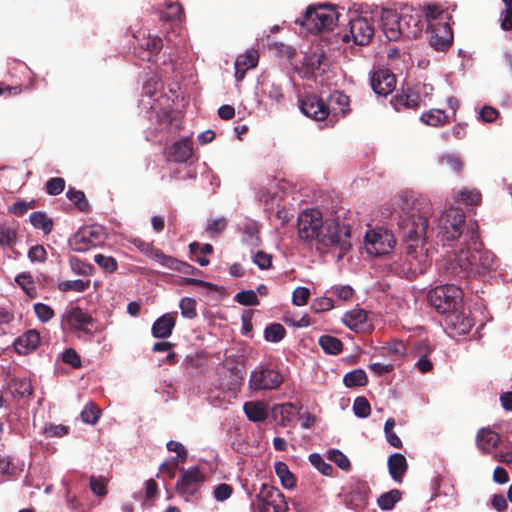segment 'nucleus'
Listing matches in <instances>:
<instances>
[{
  "instance_id": "1",
  "label": "nucleus",
  "mask_w": 512,
  "mask_h": 512,
  "mask_svg": "<svg viewBox=\"0 0 512 512\" xmlns=\"http://www.w3.org/2000/svg\"><path fill=\"white\" fill-rule=\"evenodd\" d=\"M345 212H336L335 217L323 221L316 209H306L298 216V236L302 241H316L318 245L338 248L337 259H342L351 249L350 224L344 219Z\"/></svg>"
},
{
  "instance_id": "2",
  "label": "nucleus",
  "mask_w": 512,
  "mask_h": 512,
  "mask_svg": "<svg viewBox=\"0 0 512 512\" xmlns=\"http://www.w3.org/2000/svg\"><path fill=\"white\" fill-rule=\"evenodd\" d=\"M473 249L470 247L454 250L449 255L445 270L457 278H466L472 275H485L493 269L494 255L484 250L474 241V235H471Z\"/></svg>"
},
{
  "instance_id": "3",
  "label": "nucleus",
  "mask_w": 512,
  "mask_h": 512,
  "mask_svg": "<svg viewBox=\"0 0 512 512\" xmlns=\"http://www.w3.org/2000/svg\"><path fill=\"white\" fill-rule=\"evenodd\" d=\"M479 196L480 194H460V199L457 200V207L450 206L443 211L438 219L437 230L438 237L444 246L450 245L451 242L460 238L463 234L465 215L459 205L468 201L477 204L480 200Z\"/></svg>"
},
{
  "instance_id": "4",
  "label": "nucleus",
  "mask_w": 512,
  "mask_h": 512,
  "mask_svg": "<svg viewBox=\"0 0 512 512\" xmlns=\"http://www.w3.org/2000/svg\"><path fill=\"white\" fill-rule=\"evenodd\" d=\"M338 20V13L331 5L308 7L301 24L311 33L330 31Z\"/></svg>"
},
{
  "instance_id": "5",
  "label": "nucleus",
  "mask_w": 512,
  "mask_h": 512,
  "mask_svg": "<svg viewBox=\"0 0 512 512\" xmlns=\"http://www.w3.org/2000/svg\"><path fill=\"white\" fill-rule=\"evenodd\" d=\"M428 301L438 313L447 314L453 309L461 308L463 292L455 285H442L435 287L428 293Z\"/></svg>"
},
{
  "instance_id": "6",
  "label": "nucleus",
  "mask_w": 512,
  "mask_h": 512,
  "mask_svg": "<svg viewBox=\"0 0 512 512\" xmlns=\"http://www.w3.org/2000/svg\"><path fill=\"white\" fill-rule=\"evenodd\" d=\"M424 14L429 27L431 28L430 44L436 50H444L451 45L453 34L448 23L443 22L437 25L432 21L442 18L443 10L436 5H428L424 9Z\"/></svg>"
},
{
  "instance_id": "7",
  "label": "nucleus",
  "mask_w": 512,
  "mask_h": 512,
  "mask_svg": "<svg viewBox=\"0 0 512 512\" xmlns=\"http://www.w3.org/2000/svg\"><path fill=\"white\" fill-rule=\"evenodd\" d=\"M107 234L101 225H88L81 227L70 239L69 245L72 250L86 252L94 247L102 245Z\"/></svg>"
},
{
  "instance_id": "8",
  "label": "nucleus",
  "mask_w": 512,
  "mask_h": 512,
  "mask_svg": "<svg viewBox=\"0 0 512 512\" xmlns=\"http://www.w3.org/2000/svg\"><path fill=\"white\" fill-rule=\"evenodd\" d=\"M406 262L409 265L407 276L412 278L423 273L431 263L430 249L427 241L404 242Z\"/></svg>"
},
{
  "instance_id": "9",
  "label": "nucleus",
  "mask_w": 512,
  "mask_h": 512,
  "mask_svg": "<svg viewBox=\"0 0 512 512\" xmlns=\"http://www.w3.org/2000/svg\"><path fill=\"white\" fill-rule=\"evenodd\" d=\"M205 479V473L198 467L183 469L176 482V492L186 501L197 500Z\"/></svg>"
},
{
  "instance_id": "10",
  "label": "nucleus",
  "mask_w": 512,
  "mask_h": 512,
  "mask_svg": "<svg viewBox=\"0 0 512 512\" xmlns=\"http://www.w3.org/2000/svg\"><path fill=\"white\" fill-rule=\"evenodd\" d=\"M256 512H287V503L283 493L276 487L263 484L256 495Z\"/></svg>"
},
{
  "instance_id": "11",
  "label": "nucleus",
  "mask_w": 512,
  "mask_h": 512,
  "mask_svg": "<svg viewBox=\"0 0 512 512\" xmlns=\"http://www.w3.org/2000/svg\"><path fill=\"white\" fill-rule=\"evenodd\" d=\"M396 244L394 235L383 228L369 230L365 234L364 245L370 256L379 257L390 253Z\"/></svg>"
},
{
  "instance_id": "12",
  "label": "nucleus",
  "mask_w": 512,
  "mask_h": 512,
  "mask_svg": "<svg viewBox=\"0 0 512 512\" xmlns=\"http://www.w3.org/2000/svg\"><path fill=\"white\" fill-rule=\"evenodd\" d=\"M283 382L282 375L271 368L258 366L250 375L249 387L252 390H273L277 389Z\"/></svg>"
},
{
  "instance_id": "13",
  "label": "nucleus",
  "mask_w": 512,
  "mask_h": 512,
  "mask_svg": "<svg viewBox=\"0 0 512 512\" xmlns=\"http://www.w3.org/2000/svg\"><path fill=\"white\" fill-rule=\"evenodd\" d=\"M427 227L428 221L421 215L413 214L403 218L400 223V229L404 242L414 241L415 245H417L419 241H426Z\"/></svg>"
},
{
  "instance_id": "14",
  "label": "nucleus",
  "mask_w": 512,
  "mask_h": 512,
  "mask_svg": "<svg viewBox=\"0 0 512 512\" xmlns=\"http://www.w3.org/2000/svg\"><path fill=\"white\" fill-rule=\"evenodd\" d=\"M374 36V28L370 21L364 17L352 19L349 23V34L342 38L343 42H353L356 45H367Z\"/></svg>"
},
{
  "instance_id": "15",
  "label": "nucleus",
  "mask_w": 512,
  "mask_h": 512,
  "mask_svg": "<svg viewBox=\"0 0 512 512\" xmlns=\"http://www.w3.org/2000/svg\"><path fill=\"white\" fill-rule=\"evenodd\" d=\"M474 325L470 314L463 308L453 309L445 314V326L451 336L466 335Z\"/></svg>"
},
{
  "instance_id": "16",
  "label": "nucleus",
  "mask_w": 512,
  "mask_h": 512,
  "mask_svg": "<svg viewBox=\"0 0 512 512\" xmlns=\"http://www.w3.org/2000/svg\"><path fill=\"white\" fill-rule=\"evenodd\" d=\"M381 28L389 41H397L403 35L402 11L398 13L392 9H382L380 13Z\"/></svg>"
},
{
  "instance_id": "17",
  "label": "nucleus",
  "mask_w": 512,
  "mask_h": 512,
  "mask_svg": "<svg viewBox=\"0 0 512 512\" xmlns=\"http://www.w3.org/2000/svg\"><path fill=\"white\" fill-rule=\"evenodd\" d=\"M301 111L316 121H322L329 115L328 103L326 104L317 95H306L300 101Z\"/></svg>"
},
{
  "instance_id": "18",
  "label": "nucleus",
  "mask_w": 512,
  "mask_h": 512,
  "mask_svg": "<svg viewBox=\"0 0 512 512\" xmlns=\"http://www.w3.org/2000/svg\"><path fill=\"white\" fill-rule=\"evenodd\" d=\"M403 35L405 38L412 39L421 34L424 23L421 20L420 13L413 8L405 7L402 9Z\"/></svg>"
},
{
  "instance_id": "19",
  "label": "nucleus",
  "mask_w": 512,
  "mask_h": 512,
  "mask_svg": "<svg viewBox=\"0 0 512 512\" xmlns=\"http://www.w3.org/2000/svg\"><path fill=\"white\" fill-rule=\"evenodd\" d=\"M150 253V256L156 259L162 266L173 269L183 274H196L197 269L185 262L179 261L173 257L164 255L160 250L154 249L152 246L147 245L145 250Z\"/></svg>"
},
{
  "instance_id": "20",
  "label": "nucleus",
  "mask_w": 512,
  "mask_h": 512,
  "mask_svg": "<svg viewBox=\"0 0 512 512\" xmlns=\"http://www.w3.org/2000/svg\"><path fill=\"white\" fill-rule=\"evenodd\" d=\"M370 84L376 94L386 96L394 90L396 79L387 70H378L371 76Z\"/></svg>"
},
{
  "instance_id": "21",
  "label": "nucleus",
  "mask_w": 512,
  "mask_h": 512,
  "mask_svg": "<svg viewBox=\"0 0 512 512\" xmlns=\"http://www.w3.org/2000/svg\"><path fill=\"white\" fill-rule=\"evenodd\" d=\"M40 344V334L37 330L30 329L17 337L13 343L15 351L19 355H27L33 352Z\"/></svg>"
},
{
  "instance_id": "22",
  "label": "nucleus",
  "mask_w": 512,
  "mask_h": 512,
  "mask_svg": "<svg viewBox=\"0 0 512 512\" xmlns=\"http://www.w3.org/2000/svg\"><path fill=\"white\" fill-rule=\"evenodd\" d=\"M193 154L192 141L190 137H184L176 141L168 152L169 159L178 162H187Z\"/></svg>"
},
{
  "instance_id": "23",
  "label": "nucleus",
  "mask_w": 512,
  "mask_h": 512,
  "mask_svg": "<svg viewBox=\"0 0 512 512\" xmlns=\"http://www.w3.org/2000/svg\"><path fill=\"white\" fill-rule=\"evenodd\" d=\"M176 314L166 313L159 317L152 325V335L155 338H168L175 327Z\"/></svg>"
},
{
  "instance_id": "24",
  "label": "nucleus",
  "mask_w": 512,
  "mask_h": 512,
  "mask_svg": "<svg viewBox=\"0 0 512 512\" xmlns=\"http://www.w3.org/2000/svg\"><path fill=\"white\" fill-rule=\"evenodd\" d=\"M63 318L72 329L76 330H86L87 326L92 323V318L79 307L68 310Z\"/></svg>"
},
{
  "instance_id": "25",
  "label": "nucleus",
  "mask_w": 512,
  "mask_h": 512,
  "mask_svg": "<svg viewBox=\"0 0 512 512\" xmlns=\"http://www.w3.org/2000/svg\"><path fill=\"white\" fill-rule=\"evenodd\" d=\"M500 442L499 435L489 428H482L476 436L477 447L486 454L494 451Z\"/></svg>"
},
{
  "instance_id": "26",
  "label": "nucleus",
  "mask_w": 512,
  "mask_h": 512,
  "mask_svg": "<svg viewBox=\"0 0 512 512\" xmlns=\"http://www.w3.org/2000/svg\"><path fill=\"white\" fill-rule=\"evenodd\" d=\"M387 465L391 478L395 482L401 483L408 468L405 456L400 453H394L388 458Z\"/></svg>"
},
{
  "instance_id": "27",
  "label": "nucleus",
  "mask_w": 512,
  "mask_h": 512,
  "mask_svg": "<svg viewBox=\"0 0 512 512\" xmlns=\"http://www.w3.org/2000/svg\"><path fill=\"white\" fill-rule=\"evenodd\" d=\"M243 410L247 418L253 422H262L268 417V408L263 401L245 402Z\"/></svg>"
},
{
  "instance_id": "28",
  "label": "nucleus",
  "mask_w": 512,
  "mask_h": 512,
  "mask_svg": "<svg viewBox=\"0 0 512 512\" xmlns=\"http://www.w3.org/2000/svg\"><path fill=\"white\" fill-rule=\"evenodd\" d=\"M349 98L342 92L335 91L328 98L329 114L345 115L348 112Z\"/></svg>"
},
{
  "instance_id": "29",
  "label": "nucleus",
  "mask_w": 512,
  "mask_h": 512,
  "mask_svg": "<svg viewBox=\"0 0 512 512\" xmlns=\"http://www.w3.org/2000/svg\"><path fill=\"white\" fill-rule=\"evenodd\" d=\"M325 61V56L323 52H312L310 54H305L303 58V66L305 68V76L312 77L315 75L317 71L324 70L322 69L323 63Z\"/></svg>"
},
{
  "instance_id": "30",
  "label": "nucleus",
  "mask_w": 512,
  "mask_h": 512,
  "mask_svg": "<svg viewBox=\"0 0 512 512\" xmlns=\"http://www.w3.org/2000/svg\"><path fill=\"white\" fill-rule=\"evenodd\" d=\"M139 46L143 50L141 58L150 61L161 50L163 43L161 38L149 34L139 42Z\"/></svg>"
},
{
  "instance_id": "31",
  "label": "nucleus",
  "mask_w": 512,
  "mask_h": 512,
  "mask_svg": "<svg viewBox=\"0 0 512 512\" xmlns=\"http://www.w3.org/2000/svg\"><path fill=\"white\" fill-rule=\"evenodd\" d=\"M433 86L431 84H422L416 88V92L405 95V105L408 107L418 106L419 103L425 102L430 98L433 93Z\"/></svg>"
},
{
  "instance_id": "32",
  "label": "nucleus",
  "mask_w": 512,
  "mask_h": 512,
  "mask_svg": "<svg viewBox=\"0 0 512 512\" xmlns=\"http://www.w3.org/2000/svg\"><path fill=\"white\" fill-rule=\"evenodd\" d=\"M367 320V314L363 309H353L343 316V323L351 330L358 331Z\"/></svg>"
},
{
  "instance_id": "33",
  "label": "nucleus",
  "mask_w": 512,
  "mask_h": 512,
  "mask_svg": "<svg viewBox=\"0 0 512 512\" xmlns=\"http://www.w3.org/2000/svg\"><path fill=\"white\" fill-rule=\"evenodd\" d=\"M258 52L256 50H248L243 55H240L235 62V70H248L250 68L256 67L258 63Z\"/></svg>"
},
{
  "instance_id": "34",
  "label": "nucleus",
  "mask_w": 512,
  "mask_h": 512,
  "mask_svg": "<svg viewBox=\"0 0 512 512\" xmlns=\"http://www.w3.org/2000/svg\"><path fill=\"white\" fill-rule=\"evenodd\" d=\"M275 472L284 488L291 489L295 486L294 475L290 472L287 464L284 462H277L275 464Z\"/></svg>"
},
{
  "instance_id": "35",
  "label": "nucleus",
  "mask_w": 512,
  "mask_h": 512,
  "mask_svg": "<svg viewBox=\"0 0 512 512\" xmlns=\"http://www.w3.org/2000/svg\"><path fill=\"white\" fill-rule=\"evenodd\" d=\"M31 224L37 228L41 229L45 234L51 232L53 227V222L47 215L43 212H34L29 217Z\"/></svg>"
},
{
  "instance_id": "36",
  "label": "nucleus",
  "mask_w": 512,
  "mask_h": 512,
  "mask_svg": "<svg viewBox=\"0 0 512 512\" xmlns=\"http://www.w3.org/2000/svg\"><path fill=\"white\" fill-rule=\"evenodd\" d=\"M343 381L347 387L363 386L367 383V375L364 370L356 369L346 373Z\"/></svg>"
},
{
  "instance_id": "37",
  "label": "nucleus",
  "mask_w": 512,
  "mask_h": 512,
  "mask_svg": "<svg viewBox=\"0 0 512 512\" xmlns=\"http://www.w3.org/2000/svg\"><path fill=\"white\" fill-rule=\"evenodd\" d=\"M16 242V230L9 226H0V248H12Z\"/></svg>"
},
{
  "instance_id": "38",
  "label": "nucleus",
  "mask_w": 512,
  "mask_h": 512,
  "mask_svg": "<svg viewBox=\"0 0 512 512\" xmlns=\"http://www.w3.org/2000/svg\"><path fill=\"white\" fill-rule=\"evenodd\" d=\"M319 344L328 354H338L342 350V342L333 336H321L319 339Z\"/></svg>"
},
{
  "instance_id": "39",
  "label": "nucleus",
  "mask_w": 512,
  "mask_h": 512,
  "mask_svg": "<svg viewBox=\"0 0 512 512\" xmlns=\"http://www.w3.org/2000/svg\"><path fill=\"white\" fill-rule=\"evenodd\" d=\"M447 116L444 111L435 109L424 113L421 120L429 126H441L446 122Z\"/></svg>"
},
{
  "instance_id": "40",
  "label": "nucleus",
  "mask_w": 512,
  "mask_h": 512,
  "mask_svg": "<svg viewBox=\"0 0 512 512\" xmlns=\"http://www.w3.org/2000/svg\"><path fill=\"white\" fill-rule=\"evenodd\" d=\"M401 499V493L399 490H390L387 493L382 494L378 498V505L383 510H391L395 504Z\"/></svg>"
},
{
  "instance_id": "41",
  "label": "nucleus",
  "mask_w": 512,
  "mask_h": 512,
  "mask_svg": "<svg viewBox=\"0 0 512 512\" xmlns=\"http://www.w3.org/2000/svg\"><path fill=\"white\" fill-rule=\"evenodd\" d=\"M90 285V281H84L81 279L76 280H65L59 283L58 288L63 291H76V292H83L85 291Z\"/></svg>"
},
{
  "instance_id": "42",
  "label": "nucleus",
  "mask_w": 512,
  "mask_h": 512,
  "mask_svg": "<svg viewBox=\"0 0 512 512\" xmlns=\"http://www.w3.org/2000/svg\"><path fill=\"white\" fill-rule=\"evenodd\" d=\"M285 336V328L278 323L270 324L264 331L265 340L268 342H278Z\"/></svg>"
},
{
  "instance_id": "43",
  "label": "nucleus",
  "mask_w": 512,
  "mask_h": 512,
  "mask_svg": "<svg viewBox=\"0 0 512 512\" xmlns=\"http://www.w3.org/2000/svg\"><path fill=\"white\" fill-rule=\"evenodd\" d=\"M309 461L311 464L323 475H331L333 472V467L327 463L324 458L317 453H313L309 456Z\"/></svg>"
},
{
  "instance_id": "44",
  "label": "nucleus",
  "mask_w": 512,
  "mask_h": 512,
  "mask_svg": "<svg viewBox=\"0 0 512 512\" xmlns=\"http://www.w3.org/2000/svg\"><path fill=\"white\" fill-rule=\"evenodd\" d=\"M94 261L100 268H102L107 273L114 272L118 267L116 260L111 256L96 254L94 256Z\"/></svg>"
},
{
  "instance_id": "45",
  "label": "nucleus",
  "mask_w": 512,
  "mask_h": 512,
  "mask_svg": "<svg viewBox=\"0 0 512 512\" xmlns=\"http://www.w3.org/2000/svg\"><path fill=\"white\" fill-rule=\"evenodd\" d=\"M179 307L181 309V314L183 317L188 319H193L197 315L196 311V301L193 298L185 297L181 299L179 303Z\"/></svg>"
},
{
  "instance_id": "46",
  "label": "nucleus",
  "mask_w": 512,
  "mask_h": 512,
  "mask_svg": "<svg viewBox=\"0 0 512 512\" xmlns=\"http://www.w3.org/2000/svg\"><path fill=\"white\" fill-rule=\"evenodd\" d=\"M100 415V410L92 403L87 404L81 412L82 420L87 424H95Z\"/></svg>"
},
{
  "instance_id": "47",
  "label": "nucleus",
  "mask_w": 512,
  "mask_h": 512,
  "mask_svg": "<svg viewBox=\"0 0 512 512\" xmlns=\"http://www.w3.org/2000/svg\"><path fill=\"white\" fill-rule=\"evenodd\" d=\"M353 411L357 417L365 418L369 416L371 407L366 398L357 397L353 403Z\"/></svg>"
},
{
  "instance_id": "48",
  "label": "nucleus",
  "mask_w": 512,
  "mask_h": 512,
  "mask_svg": "<svg viewBox=\"0 0 512 512\" xmlns=\"http://www.w3.org/2000/svg\"><path fill=\"white\" fill-rule=\"evenodd\" d=\"M66 196L69 200V206L82 212L89 209V203L85 197V194H66Z\"/></svg>"
},
{
  "instance_id": "49",
  "label": "nucleus",
  "mask_w": 512,
  "mask_h": 512,
  "mask_svg": "<svg viewBox=\"0 0 512 512\" xmlns=\"http://www.w3.org/2000/svg\"><path fill=\"white\" fill-rule=\"evenodd\" d=\"M275 411L279 412L282 419L291 421L293 417L299 413V409L293 403H285L275 407Z\"/></svg>"
},
{
  "instance_id": "50",
  "label": "nucleus",
  "mask_w": 512,
  "mask_h": 512,
  "mask_svg": "<svg viewBox=\"0 0 512 512\" xmlns=\"http://www.w3.org/2000/svg\"><path fill=\"white\" fill-rule=\"evenodd\" d=\"M328 458L343 470H347L350 467V461L347 456L337 449L330 450Z\"/></svg>"
},
{
  "instance_id": "51",
  "label": "nucleus",
  "mask_w": 512,
  "mask_h": 512,
  "mask_svg": "<svg viewBox=\"0 0 512 512\" xmlns=\"http://www.w3.org/2000/svg\"><path fill=\"white\" fill-rule=\"evenodd\" d=\"M34 312L41 322H48L54 316L53 309L44 303L34 304Z\"/></svg>"
},
{
  "instance_id": "52",
  "label": "nucleus",
  "mask_w": 512,
  "mask_h": 512,
  "mask_svg": "<svg viewBox=\"0 0 512 512\" xmlns=\"http://www.w3.org/2000/svg\"><path fill=\"white\" fill-rule=\"evenodd\" d=\"M69 265L71 270L77 274V275H88L91 272V266L84 263L82 260H80L77 257H70L69 259Z\"/></svg>"
},
{
  "instance_id": "53",
  "label": "nucleus",
  "mask_w": 512,
  "mask_h": 512,
  "mask_svg": "<svg viewBox=\"0 0 512 512\" xmlns=\"http://www.w3.org/2000/svg\"><path fill=\"white\" fill-rule=\"evenodd\" d=\"M235 300L242 305H258L259 301L253 290L241 291L235 295Z\"/></svg>"
},
{
  "instance_id": "54",
  "label": "nucleus",
  "mask_w": 512,
  "mask_h": 512,
  "mask_svg": "<svg viewBox=\"0 0 512 512\" xmlns=\"http://www.w3.org/2000/svg\"><path fill=\"white\" fill-rule=\"evenodd\" d=\"M310 297V290L306 287H297L292 294V302L296 306L306 305Z\"/></svg>"
},
{
  "instance_id": "55",
  "label": "nucleus",
  "mask_w": 512,
  "mask_h": 512,
  "mask_svg": "<svg viewBox=\"0 0 512 512\" xmlns=\"http://www.w3.org/2000/svg\"><path fill=\"white\" fill-rule=\"evenodd\" d=\"M232 493H233V488L226 483H221V484L217 485L213 491L214 498L219 502H223V501L229 499L231 497Z\"/></svg>"
},
{
  "instance_id": "56",
  "label": "nucleus",
  "mask_w": 512,
  "mask_h": 512,
  "mask_svg": "<svg viewBox=\"0 0 512 512\" xmlns=\"http://www.w3.org/2000/svg\"><path fill=\"white\" fill-rule=\"evenodd\" d=\"M253 263L260 269H268L272 264V256L268 253L258 251L253 255Z\"/></svg>"
},
{
  "instance_id": "57",
  "label": "nucleus",
  "mask_w": 512,
  "mask_h": 512,
  "mask_svg": "<svg viewBox=\"0 0 512 512\" xmlns=\"http://www.w3.org/2000/svg\"><path fill=\"white\" fill-rule=\"evenodd\" d=\"M226 225L227 221L224 217L212 219L208 222L206 231L211 235L219 234L226 228Z\"/></svg>"
},
{
  "instance_id": "58",
  "label": "nucleus",
  "mask_w": 512,
  "mask_h": 512,
  "mask_svg": "<svg viewBox=\"0 0 512 512\" xmlns=\"http://www.w3.org/2000/svg\"><path fill=\"white\" fill-rule=\"evenodd\" d=\"M47 252L43 246L35 245L32 246L28 251V258L32 262L42 263L46 260Z\"/></svg>"
},
{
  "instance_id": "59",
  "label": "nucleus",
  "mask_w": 512,
  "mask_h": 512,
  "mask_svg": "<svg viewBox=\"0 0 512 512\" xmlns=\"http://www.w3.org/2000/svg\"><path fill=\"white\" fill-rule=\"evenodd\" d=\"M311 308L316 313L328 311L333 308V301L331 298L321 297L313 301Z\"/></svg>"
},
{
  "instance_id": "60",
  "label": "nucleus",
  "mask_w": 512,
  "mask_h": 512,
  "mask_svg": "<svg viewBox=\"0 0 512 512\" xmlns=\"http://www.w3.org/2000/svg\"><path fill=\"white\" fill-rule=\"evenodd\" d=\"M68 433V428L64 425L49 424L44 428V434L47 437H62Z\"/></svg>"
},
{
  "instance_id": "61",
  "label": "nucleus",
  "mask_w": 512,
  "mask_h": 512,
  "mask_svg": "<svg viewBox=\"0 0 512 512\" xmlns=\"http://www.w3.org/2000/svg\"><path fill=\"white\" fill-rule=\"evenodd\" d=\"M178 464H179V460H177V459H173V460L164 462L160 466V474L163 476L167 475V477L169 479H172L176 474Z\"/></svg>"
},
{
  "instance_id": "62",
  "label": "nucleus",
  "mask_w": 512,
  "mask_h": 512,
  "mask_svg": "<svg viewBox=\"0 0 512 512\" xmlns=\"http://www.w3.org/2000/svg\"><path fill=\"white\" fill-rule=\"evenodd\" d=\"M441 163L446 164L452 171L459 172L463 167L462 161L455 155H446L441 158Z\"/></svg>"
},
{
  "instance_id": "63",
  "label": "nucleus",
  "mask_w": 512,
  "mask_h": 512,
  "mask_svg": "<svg viewBox=\"0 0 512 512\" xmlns=\"http://www.w3.org/2000/svg\"><path fill=\"white\" fill-rule=\"evenodd\" d=\"M63 361L74 368H79L81 366V359L73 349L65 350L63 353Z\"/></svg>"
},
{
  "instance_id": "64",
  "label": "nucleus",
  "mask_w": 512,
  "mask_h": 512,
  "mask_svg": "<svg viewBox=\"0 0 512 512\" xmlns=\"http://www.w3.org/2000/svg\"><path fill=\"white\" fill-rule=\"evenodd\" d=\"M501 28L505 31L512 30V9L505 8L501 12Z\"/></svg>"
}]
</instances>
